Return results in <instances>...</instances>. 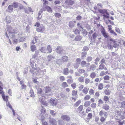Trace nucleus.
<instances>
[{
    "label": "nucleus",
    "instance_id": "b1692460",
    "mask_svg": "<svg viewBox=\"0 0 125 125\" xmlns=\"http://www.w3.org/2000/svg\"><path fill=\"white\" fill-rule=\"evenodd\" d=\"M63 74L65 75H67L69 73V70L68 68H64L63 70Z\"/></svg>",
    "mask_w": 125,
    "mask_h": 125
},
{
    "label": "nucleus",
    "instance_id": "c03bdc74",
    "mask_svg": "<svg viewBox=\"0 0 125 125\" xmlns=\"http://www.w3.org/2000/svg\"><path fill=\"white\" fill-rule=\"evenodd\" d=\"M77 94V91L76 90H74L72 91V95L73 96H76Z\"/></svg>",
    "mask_w": 125,
    "mask_h": 125
},
{
    "label": "nucleus",
    "instance_id": "4468645a",
    "mask_svg": "<svg viewBox=\"0 0 125 125\" xmlns=\"http://www.w3.org/2000/svg\"><path fill=\"white\" fill-rule=\"evenodd\" d=\"M25 12L27 13H29L30 12H32V9L31 7H28L25 9L24 10Z\"/></svg>",
    "mask_w": 125,
    "mask_h": 125
},
{
    "label": "nucleus",
    "instance_id": "603ef678",
    "mask_svg": "<svg viewBox=\"0 0 125 125\" xmlns=\"http://www.w3.org/2000/svg\"><path fill=\"white\" fill-rule=\"evenodd\" d=\"M111 91L109 89L106 90L104 91L105 94L107 95H109L110 94Z\"/></svg>",
    "mask_w": 125,
    "mask_h": 125
},
{
    "label": "nucleus",
    "instance_id": "052dcab7",
    "mask_svg": "<svg viewBox=\"0 0 125 125\" xmlns=\"http://www.w3.org/2000/svg\"><path fill=\"white\" fill-rule=\"evenodd\" d=\"M81 102V100H79L77 101L75 104L74 106H78Z\"/></svg>",
    "mask_w": 125,
    "mask_h": 125
},
{
    "label": "nucleus",
    "instance_id": "0eeeda50",
    "mask_svg": "<svg viewBox=\"0 0 125 125\" xmlns=\"http://www.w3.org/2000/svg\"><path fill=\"white\" fill-rule=\"evenodd\" d=\"M99 65L98 67V69L99 70H104L105 71L107 70V69L105 66L104 64H101Z\"/></svg>",
    "mask_w": 125,
    "mask_h": 125
},
{
    "label": "nucleus",
    "instance_id": "680f3d73",
    "mask_svg": "<svg viewBox=\"0 0 125 125\" xmlns=\"http://www.w3.org/2000/svg\"><path fill=\"white\" fill-rule=\"evenodd\" d=\"M46 9L47 11L51 13L52 12V10L51 8L49 6H47Z\"/></svg>",
    "mask_w": 125,
    "mask_h": 125
},
{
    "label": "nucleus",
    "instance_id": "72a5a7b5",
    "mask_svg": "<svg viewBox=\"0 0 125 125\" xmlns=\"http://www.w3.org/2000/svg\"><path fill=\"white\" fill-rule=\"evenodd\" d=\"M6 21L7 23H10L11 22V18L10 16H7L6 18Z\"/></svg>",
    "mask_w": 125,
    "mask_h": 125
},
{
    "label": "nucleus",
    "instance_id": "a18cd8bd",
    "mask_svg": "<svg viewBox=\"0 0 125 125\" xmlns=\"http://www.w3.org/2000/svg\"><path fill=\"white\" fill-rule=\"evenodd\" d=\"M86 61H82L81 62V65L82 67H85Z\"/></svg>",
    "mask_w": 125,
    "mask_h": 125
},
{
    "label": "nucleus",
    "instance_id": "2eb2a0df",
    "mask_svg": "<svg viewBox=\"0 0 125 125\" xmlns=\"http://www.w3.org/2000/svg\"><path fill=\"white\" fill-rule=\"evenodd\" d=\"M76 23L75 21H70L69 24V26L70 28H73L74 26L75 23Z\"/></svg>",
    "mask_w": 125,
    "mask_h": 125
},
{
    "label": "nucleus",
    "instance_id": "ea45409f",
    "mask_svg": "<svg viewBox=\"0 0 125 125\" xmlns=\"http://www.w3.org/2000/svg\"><path fill=\"white\" fill-rule=\"evenodd\" d=\"M98 36V34L97 32H95L92 35V37L93 39H95L97 36Z\"/></svg>",
    "mask_w": 125,
    "mask_h": 125
},
{
    "label": "nucleus",
    "instance_id": "0e129e2a",
    "mask_svg": "<svg viewBox=\"0 0 125 125\" xmlns=\"http://www.w3.org/2000/svg\"><path fill=\"white\" fill-rule=\"evenodd\" d=\"M96 75V74L94 72H93L91 73L90 76L92 78H94L95 77Z\"/></svg>",
    "mask_w": 125,
    "mask_h": 125
},
{
    "label": "nucleus",
    "instance_id": "4be33fe9",
    "mask_svg": "<svg viewBox=\"0 0 125 125\" xmlns=\"http://www.w3.org/2000/svg\"><path fill=\"white\" fill-rule=\"evenodd\" d=\"M82 39V37L80 35H77L75 38V40L76 41H81Z\"/></svg>",
    "mask_w": 125,
    "mask_h": 125
},
{
    "label": "nucleus",
    "instance_id": "f8f14e48",
    "mask_svg": "<svg viewBox=\"0 0 125 125\" xmlns=\"http://www.w3.org/2000/svg\"><path fill=\"white\" fill-rule=\"evenodd\" d=\"M96 67L95 65L94 64H92L90 66L89 68H87V70L88 71H94L95 70Z\"/></svg>",
    "mask_w": 125,
    "mask_h": 125
},
{
    "label": "nucleus",
    "instance_id": "f704fd0d",
    "mask_svg": "<svg viewBox=\"0 0 125 125\" xmlns=\"http://www.w3.org/2000/svg\"><path fill=\"white\" fill-rule=\"evenodd\" d=\"M41 114H42L43 115L46 112V110L42 106L41 107Z\"/></svg>",
    "mask_w": 125,
    "mask_h": 125
},
{
    "label": "nucleus",
    "instance_id": "cd10ccee",
    "mask_svg": "<svg viewBox=\"0 0 125 125\" xmlns=\"http://www.w3.org/2000/svg\"><path fill=\"white\" fill-rule=\"evenodd\" d=\"M87 54V52H83L82 53V55L81 56V58L82 59H83L84 58L86 57Z\"/></svg>",
    "mask_w": 125,
    "mask_h": 125
},
{
    "label": "nucleus",
    "instance_id": "79ce46f5",
    "mask_svg": "<svg viewBox=\"0 0 125 125\" xmlns=\"http://www.w3.org/2000/svg\"><path fill=\"white\" fill-rule=\"evenodd\" d=\"M45 93H48L50 92L51 90L50 88L49 87H46L45 88Z\"/></svg>",
    "mask_w": 125,
    "mask_h": 125
},
{
    "label": "nucleus",
    "instance_id": "37998d69",
    "mask_svg": "<svg viewBox=\"0 0 125 125\" xmlns=\"http://www.w3.org/2000/svg\"><path fill=\"white\" fill-rule=\"evenodd\" d=\"M56 63L58 64L61 65L62 63V60L60 59H58L56 61Z\"/></svg>",
    "mask_w": 125,
    "mask_h": 125
},
{
    "label": "nucleus",
    "instance_id": "a878e982",
    "mask_svg": "<svg viewBox=\"0 0 125 125\" xmlns=\"http://www.w3.org/2000/svg\"><path fill=\"white\" fill-rule=\"evenodd\" d=\"M65 2L69 5H72L73 4L74 2L71 0H66V1H65Z\"/></svg>",
    "mask_w": 125,
    "mask_h": 125
},
{
    "label": "nucleus",
    "instance_id": "49530a36",
    "mask_svg": "<svg viewBox=\"0 0 125 125\" xmlns=\"http://www.w3.org/2000/svg\"><path fill=\"white\" fill-rule=\"evenodd\" d=\"M31 51L32 52H34L35 50L36 47L34 45H32L31 47Z\"/></svg>",
    "mask_w": 125,
    "mask_h": 125
},
{
    "label": "nucleus",
    "instance_id": "338daca9",
    "mask_svg": "<svg viewBox=\"0 0 125 125\" xmlns=\"http://www.w3.org/2000/svg\"><path fill=\"white\" fill-rule=\"evenodd\" d=\"M71 86L73 89H74L76 88V85L75 83H73L71 85Z\"/></svg>",
    "mask_w": 125,
    "mask_h": 125
},
{
    "label": "nucleus",
    "instance_id": "58836bf2",
    "mask_svg": "<svg viewBox=\"0 0 125 125\" xmlns=\"http://www.w3.org/2000/svg\"><path fill=\"white\" fill-rule=\"evenodd\" d=\"M73 31L76 34H80V33L79 30L77 29H73Z\"/></svg>",
    "mask_w": 125,
    "mask_h": 125
},
{
    "label": "nucleus",
    "instance_id": "423d86ee",
    "mask_svg": "<svg viewBox=\"0 0 125 125\" xmlns=\"http://www.w3.org/2000/svg\"><path fill=\"white\" fill-rule=\"evenodd\" d=\"M99 113V115L101 116H102L103 115L105 118L107 117L108 115V114L107 112H105L103 110H101Z\"/></svg>",
    "mask_w": 125,
    "mask_h": 125
},
{
    "label": "nucleus",
    "instance_id": "4d7b16f0",
    "mask_svg": "<svg viewBox=\"0 0 125 125\" xmlns=\"http://www.w3.org/2000/svg\"><path fill=\"white\" fill-rule=\"evenodd\" d=\"M99 64H105L106 63L105 62V60L104 58H103L99 62Z\"/></svg>",
    "mask_w": 125,
    "mask_h": 125
},
{
    "label": "nucleus",
    "instance_id": "e2e57ef3",
    "mask_svg": "<svg viewBox=\"0 0 125 125\" xmlns=\"http://www.w3.org/2000/svg\"><path fill=\"white\" fill-rule=\"evenodd\" d=\"M106 120V118H104V117L103 116H101V117L100 119V121L102 123H103Z\"/></svg>",
    "mask_w": 125,
    "mask_h": 125
},
{
    "label": "nucleus",
    "instance_id": "a211bd4d",
    "mask_svg": "<svg viewBox=\"0 0 125 125\" xmlns=\"http://www.w3.org/2000/svg\"><path fill=\"white\" fill-rule=\"evenodd\" d=\"M19 4L17 2H14L12 3V6L13 7L15 8H18L19 6Z\"/></svg>",
    "mask_w": 125,
    "mask_h": 125
},
{
    "label": "nucleus",
    "instance_id": "774afa93",
    "mask_svg": "<svg viewBox=\"0 0 125 125\" xmlns=\"http://www.w3.org/2000/svg\"><path fill=\"white\" fill-rule=\"evenodd\" d=\"M121 106L122 108H125V101L121 102Z\"/></svg>",
    "mask_w": 125,
    "mask_h": 125
},
{
    "label": "nucleus",
    "instance_id": "20e7f679",
    "mask_svg": "<svg viewBox=\"0 0 125 125\" xmlns=\"http://www.w3.org/2000/svg\"><path fill=\"white\" fill-rule=\"evenodd\" d=\"M83 105H80L77 109V112L78 113H82L83 115H84V110H83Z\"/></svg>",
    "mask_w": 125,
    "mask_h": 125
},
{
    "label": "nucleus",
    "instance_id": "de8ad7c7",
    "mask_svg": "<svg viewBox=\"0 0 125 125\" xmlns=\"http://www.w3.org/2000/svg\"><path fill=\"white\" fill-rule=\"evenodd\" d=\"M82 33L83 34V36H85L87 34V32L86 30L85 29H83L82 30Z\"/></svg>",
    "mask_w": 125,
    "mask_h": 125
},
{
    "label": "nucleus",
    "instance_id": "393cba45",
    "mask_svg": "<svg viewBox=\"0 0 125 125\" xmlns=\"http://www.w3.org/2000/svg\"><path fill=\"white\" fill-rule=\"evenodd\" d=\"M13 7L12 5H10L8 6V11L9 12H11L13 10Z\"/></svg>",
    "mask_w": 125,
    "mask_h": 125
},
{
    "label": "nucleus",
    "instance_id": "6e6d98bb",
    "mask_svg": "<svg viewBox=\"0 0 125 125\" xmlns=\"http://www.w3.org/2000/svg\"><path fill=\"white\" fill-rule=\"evenodd\" d=\"M50 114L53 116H55L56 113L54 111L52 110H50Z\"/></svg>",
    "mask_w": 125,
    "mask_h": 125
},
{
    "label": "nucleus",
    "instance_id": "9b49d317",
    "mask_svg": "<svg viewBox=\"0 0 125 125\" xmlns=\"http://www.w3.org/2000/svg\"><path fill=\"white\" fill-rule=\"evenodd\" d=\"M31 61V66L34 70H36V64L34 62V61H31V60L30 59Z\"/></svg>",
    "mask_w": 125,
    "mask_h": 125
},
{
    "label": "nucleus",
    "instance_id": "1a4fd4ad",
    "mask_svg": "<svg viewBox=\"0 0 125 125\" xmlns=\"http://www.w3.org/2000/svg\"><path fill=\"white\" fill-rule=\"evenodd\" d=\"M49 122L50 124L53 125H56L57 124V121L53 118H50L49 119Z\"/></svg>",
    "mask_w": 125,
    "mask_h": 125
},
{
    "label": "nucleus",
    "instance_id": "8fccbe9b",
    "mask_svg": "<svg viewBox=\"0 0 125 125\" xmlns=\"http://www.w3.org/2000/svg\"><path fill=\"white\" fill-rule=\"evenodd\" d=\"M92 58L91 56H89L87 57L86 59V60L88 62L91 61L92 60Z\"/></svg>",
    "mask_w": 125,
    "mask_h": 125
},
{
    "label": "nucleus",
    "instance_id": "6e6552de",
    "mask_svg": "<svg viewBox=\"0 0 125 125\" xmlns=\"http://www.w3.org/2000/svg\"><path fill=\"white\" fill-rule=\"evenodd\" d=\"M63 120H66L67 121H69L70 119V117L68 115H63L61 116Z\"/></svg>",
    "mask_w": 125,
    "mask_h": 125
},
{
    "label": "nucleus",
    "instance_id": "dca6fc26",
    "mask_svg": "<svg viewBox=\"0 0 125 125\" xmlns=\"http://www.w3.org/2000/svg\"><path fill=\"white\" fill-rule=\"evenodd\" d=\"M42 12L43 11L42 9L41 10L39 11L38 14V16L37 17V19L38 20H39L41 19L42 17V15L41 14L42 13Z\"/></svg>",
    "mask_w": 125,
    "mask_h": 125
},
{
    "label": "nucleus",
    "instance_id": "e433bc0d",
    "mask_svg": "<svg viewBox=\"0 0 125 125\" xmlns=\"http://www.w3.org/2000/svg\"><path fill=\"white\" fill-rule=\"evenodd\" d=\"M88 88L86 87H85L83 90V92L85 94H86L88 93Z\"/></svg>",
    "mask_w": 125,
    "mask_h": 125
},
{
    "label": "nucleus",
    "instance_id": "f3484780",
    "mask_svg": "<svg viewBox=\"0 0 125 125\" xmlns=\"http://www.w3.org/2000/svg\"><path fill=\"white\" fill-rule=\"evenodd\" d=\"M98 11L101 13L104 14L107 12V10L106 9H98Z\"/></svg>",
    "mask_w": 125,
    "mask_h": 125
},
{
    "label": "nucleus",
    "instance_id": "7ed1b4c3",
    "mask_svg": "<svg viewBox=\"0 0 125 125\" xmlns=\"http://www.w3.org/2000/svg\"><path fill=\"white\" fill-rule=\"evenodd\" d=\"M50 102L52 106H54L57 104V100L55 98H51Z\"/></svg>",
    "mask_w": 125,
    "mask_h": 125
},
{
    "label": "nucleus",
    "instance_id": "9d476101",
    "mask_svg": "<svg viewBox=\"0 0 125 125\" xmlns=\"http://www.w3.org/2000/svg\"><path fill=\"white\" fill-rule=\"evenodd\" d=\"M101 32L104 37L105 38H107L109 37L107 33H106L105 30L104 28H103V29L101 31Z\"/></svg>",
    "mask_w": 125,
    "mask_h": 125
},
{
    "label": "nucleus",
    "instance_id": "5fc2aeb1",
    "mask_svg": "<svg viewBox=\"0 0 125 125\" xmlns=\"http://www.w3.org/2000/svg\"><path fill=\"white\" fill-rule=\"evenodd\" d=\"M103 85L102 83H100L98 85V88L99 89L102 90L103 88Z\"/></svg>",
    "mask_w": 125,
    "mask_h": 125
},
{
    "label": "nucleus",
    "instance_id": "6ab92c4d",
    "mask_svg": "<svg viewBox=\"0 0 125 125\" xmlns=\"http://www.w3.org/2000/svg\"><path fill=\"white\" fill-rule=\"evenodd\" d=\"M110 107L109 105L106 104H104L103 106V108L106 111L108 110L109 109Z\"/></svg>",
    "mask_w": 125,
    "mask_h": 125
},
{
    "label": "nucleus",
    "instance_id": "aec40b11",
    "mask_svg": "<svg viewBox=\"0 0 125 125\" xmlns=\"http://www.w3.org/2000/svg\"><path fill=\"white\" fill-rule=\"evenodd\" d=\"M54 58L51 55H48L47 57V59H48V61L49 62H51L53 59H54Z\"/></svg>",
    "mask_w": 125,
    "mask_h": 125
},
{
    "label": "nucleus",
    "instance_id": "a19ab883",
    "mask_svg": "<svg viewBox=\"0 0 125 125\" xmlns=\"http://www.w3.org/2000/svg\"><path fill=\"white\" fill-rule=\"evenodd\" d=\"M30 95L31 97H34V94L33 90L31 89L30 90Z\"/></svg>",
    "mask_w": 125,
    "mask_h": 125
},
{
    "label": "nucleus",
    "instance_id": "c85d7f7f",
    "mask_svg": "<svg viewBox=\"0 0 125 125\" xmlns=\"http://www.w3.org/2000/svg\"><path fill=\"white\" fill-rule=\"evenodd\" d=\"M106 14H103V19L105 20V18H106L107 19H108L109 18V14L107 12L106 13Z\"/></svg>",
    "mask_w": 125,
    "mask_h": 125
},
{
    "label": "nucleus",
    "instance_id": "2f4dec72",
    "mask_svg": "<svg viewBox=\"0 0 125 125\" xmlns=\"http://www.w3.org/2000/svg\"><path fill=\"white\" fill-rule=\"evenodd\" d=\"M78 81L80 83L83 82L84 81V78L83 77L81 76L78 78Z\"/></svg>",
    "mask_w": 125,
    "mask_h": 125
},
{
    "label": "nucleus",
    "instance_id": "5701e85b",
    "mask_svg": "<svg viewBox=\"0 0 125 125\" xmlns=\"http://www.w3.org/2000/svg\"><path fill=\"white\" fill-rule=\"evenodd\" d=\"M115 114L116 115H120L121 114V112L120 111V109L117 108L115 109Z\"/></svg>",
    "mask_w": 125,
    "mask_h": 125
},
{
    "label": "nucleus",
    "instance_id": "3c124183",
    "mask_svg": "<svg viewBox=\"0 0 125 125\" xmlns=\"http://www.w3.org/2000/svg\"><path fill=\"white\" fill-rule=\"evenodd\" d=\"M103 100L105 101V103H106L107 101H108L109 98L107 96H104L103 98Z\"/></svg>",
    "mask_w": 125,
    "mask_h": 125
},
{
    "label": "nucleus",
    "instance_id": "ddd939ff",
    "mask_svg": "<svg viewBox=\"0 0 125 125\" xmlns=\"http://www.w3.org/2000/svg\"><path fill=\"white\" fill-rule=\"evenodd\" d=\"M39 100L40 102H41L45 100V97L44 95H39Z\"/></svg>",
    "mask_w": 125,
    "mask_h": 125
},
{
    "label": "nucleus",
    "instance_id": "13d9d810",
    "mask_svg": "<svg viewBox=\"0 0 125 125\" xmlns=\"http://www.w3.org/2000/svg\"><path fill=\"white\" fill-rule=\"evenodd\" d=\"M41 103L42 104L46 106H47L48 105L47 102L45 101V100L41 102Z\"/></svg>",
    "mask_w": 125,
    "mask_h": 125
},
{
    "label": "nucleus",
    "instance_id": "f03ea898",
    "mask_svg": "<svg viewBox=\"0 0 125 125\" xmlns=\"http://www.w3.org/2000/svg\"><path fill=\"white\" fill-rule=\"evenodd\" d=\"M7 30L10 34H16L17 32V30L14 29L11 27L9 26L7 27Z\"/></svg>",
    "mask_w": 125,
    "mask_h": 125
},
{
    "label": "nucleus",
    "instance_id": "bf43d9fd",
    "mask_svg": "<svg viewBox=\"0 0 125 125\" xmlns=\"http://www.w3.org/2000/svg\"><path fill=\"white\" fill-rule=\"evenodd\" d=\"M90 96L89 95H86L84 97V99L85 100H88L90 99Z\"/></svg>",
    "mask_w": 125,
    "mask_h": 125
},
{
    "label": "nucleus",
    "instance_id": "7c9ffc66",
    "mask_svg": "<svg viewBox=\"0 0 125 125\" xmlns=\"http://www.w3.org/2000/svg\"><path fill=\"white\" fill-rule=\"evenodd\" d=\"M47 48V51H48V52H47L48 53H51V52L52 51L51 46L50 45H48Z\"/></svg>",
    "mask_w": 125,
    "mask_h": 125
},
{
    "label": "nucleus",
    "instance_id": "09e8293b",
    "mask_svg": "<svg viewBox=\"0 0 125 125\" xmlns=\"http://www.w3.org/2000/svg\"><path fill=\"white\" fill-rule=\"evenodd\" d=\"M82 18V16L80 15H78L76 17V20L79 21L81 20Z\"/></svg>",
    "mask_w": 125,
    "mask_h": 125
},
{
    "label": "nucleus",
    "instance_id": "39448f33",
    "mask_svg": "<svg viewBox=\"0 0 125 125\" xmlns=\"http://www.w3.org/2000/svg\"><path fill=\"white\" fill-rule=\"evenodd\" d=\"M36 29L37 31L42 32L44 31L45 28L44 26L42 25L41 24L40 26L38 28H37Z\"/></svg>",
    "mask_w": 125,
    "mask_h": 125
},
{
    "label": "nucleus",
    "instance_id": "69168bd1",
    "mask_svg": "<svg viewBox=\"0 0 125 125\" xmlns=\"http://www.w3.org/2000/svg\"><path fill=\"white\" fill-rule=\"evenodd\" d=\"M62 86L64 87H67L68 85L67 83L66 82H63L62 84Z\"/></svg>",
    "mask_w": 125,
    "mask_h": 125
},
{
    "label": "nucleus",
    "instance_id": "bb28decb",
    "mask_svg": "<svg viewBox=\"0 0 125 125\" xmlns=\"http://www.w3.org/2000/svg\"><path fill=\"white\" fill-rule=\"evenodd\" d=\"M62 60L63 62H67L68 60V59L67 56H65L62 57Z\"/></svg>",
    "mask_w": 125,
    "mask_h": 125
},
{
    "label": "nucleus",
    "instance_id": "c756f323",
    "mask_svg": "<svg viewBox=\"0 0 125 125\" xmlns=\"http://www.w3.org/2000/svg\"><path fill=\"white\" fill-rule=\"evenodd\" d=\"M91 104V102L90 101H87L85 102L84 105L86 107L89 106Z\"/></svg>",
    "mask_w": 125,
    "mask_h": 125
},
{
    "label": "nucleus",
    "instance_id": "f257e3e1",
    "mask_svg": "<svg viewBox=\"0 0 125 125\" xmlns=\"http://www.w3.org/2000/svg\"><path fill=\"white\" fill-rule=\"evenodd\" d=\"M57 52L61 54H65L66 52L63 49L61 46H58L57 48Z\"/></svg>",
    "mask_w": 125,
    "mask_h": 125
},
{
    "label": "nucleus",
    "instance_id": "473e14b6",
    "mask_svg": "<svg viewBox=\"0 0 125 125\" xmlns=\"http://www.w3.org/2000/svg\"><path fill=\"white\" fill-rule=\"evenodd\" d=\"M37 93L38 94L43 95L42 94V89L41 88H38L37 89Z\"/></svg>",
    "mask_w": 125,
    "mask_h": 125
},
{
    "label": "nucleus",
    "instance_id": "864d4df0",
    "mask_svg": "<svg viewBox=\"0 0 125 125\" xmlns=\"http://www.w3.org/2000/svg\"><path fill=\"white\" fill-rule=\"evenodd\" d=\"M58 122L59 125H64L65 123L63 120H59Z\"/></svg>",
    "mask_w": 125,
    "mask_h": 125
},
{
    "label": "nucleus",
    "instance_id": "4c0bfd02",
    "mask_svg": "<svg viewBox=\"0 0 125 125\" xmlns=\"http://www.w3.org/2000/svg\"><path fill=\"white\" fill-rule=\"evenodd\" d=\"M38 72H39V74H44V72H46V69H44L42 71H41L40 70H38Z\"/></svg>",
    "mask_w": 125,
    "mask_h": 125
},
{
    "label": "nucleus",
    "instance_id": "412c9836",
    "mask_svg": "<svg viewBox=\"0 0 125 125\" xmlns=\"http://www.w3.org/2000/svg\"><path fill=\"white\" fill-rule=\"evenodd\" d=\"M40 51L42 52L46 53L47 52V48L45 47H42L40 49Z\"/></svg>",
    "mask_w": 125,
    "mask_h": 125
},
{
    "label": "nucleus",
    "instance_id": "c9c22d12",
    "mask_svg": "<svg viewBox=\"0 0 125 125\" xmlns=\"http://www.w3.org/2000/svg\"><path fill=\"white\" fill-rule=\"evenodd\" d=\"M78 71V72L80 74H82L83 73H84L86 72L85 70L82 69H79Z\"/></svg>",
    "mask_w": 125,
    "mask_h": 125
}]
</instances>
